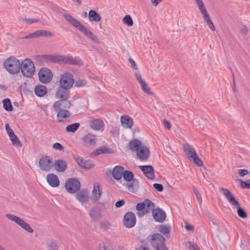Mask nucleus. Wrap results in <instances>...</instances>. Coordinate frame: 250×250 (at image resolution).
Listing matches in <instances>:
<instances>
[{
  "mask_svg": "<svg viewBox=\"0 0 250 250\" xmlns=\"http://www.w3.org/2000/svg\"><path fill=\"white\" fill-rule=\"evenodd\" d=\"M53 166L58 172H64L67 167V164L65 161L59 159L55 161Z\"/></svg>",
  "mask_w": 250,
  "mask_h": 250,
  "instance_id": "obj_26",
  "label": "nucleus"
},
{
  "mask_svg": "<svg viewBox=\"0 0 250 250\" xmlns=\"http://www.w3.org/2000/svg\"><path fill=\"white\" fill-rule=\"evenodd\" d=\"M110 133L112 137H116L119 134V129L117 126H112L110 129Z\"/></svg>",
  "mask_w": 250,
  "mask_h": 250,
  "instance_id": "obj_52",
  "label": "nucleus"
},
{
  "mask_svg": "<svg viewBox=\"0 0 250 250\" xmlns=\"http://www.w3.org/2000/svg\"><path fill=\"white\" fill-rule=\"evenodd\" d=\"M102 195V186L97 183L93 184L91 191V199L93 202H97L100 200Z\"/></svg>",
  "mask_w": 250,
  "mask_h": 250,
  "instance_id": "obj_12",
  "label": "nucleus"
},
{
  "mask_svg": "<svg viewBox=\"0 0 250 250\" xmlns=\"http://www.w3.org/2000/svg\"><path fill=\"white\" fill-rule=\"evenodd\" d=\"M19 21L21 22H25L27 24H30L35 22H37L40 21L38 19H24L22 18H19Z\"/></svg>",
  "mask_w": 250,
  "mask_h": 250,
  "instance_id": "obj_41",
  "label": "nucleus"
},
{
  "mask_svg": "<svg viewBox=\"0 0 250 250\" xmlns=\"http://www.w3.org/2000/svg\"><path fill=\"white\" fill-rule=\"evenodd\" d=\"M55 95L58 99H68L70 97V89L59 86Z\"/></svg>",
  "mask_w": 250,
  "mask_h": 250,
  "instance_id": "obj_17",
  "label": "nucleus"
},
{
  "mask_svg": "<svg viewBox=\"0 0 250 250\" xmlns=\"http://www.w3.org/2000/svg\"><path fill=\"white\" fill-rule=\"evenodd\" d=\"M125 203V202L124 200H121L119 201H118L115 203V206L117 208H120L122 206H123Z\"/></svg>",
  "mask_w": 250,
  "mask_h": 250,
  "instance_id": "obj_60",
  "label": "nucleus"
},
{
  "mask_svg": "<svg viewBox=\"0 0 250 250\" xmlns=\"http://www.w3.org/2000/svg\"><path fill=\"white\" fill-rule=\"evenodd\" d=\"M154 188L158 191H162L163 189V186L159 184H154L153 185Z\"/></svg>",
  "mask_w": 250,
  "mask_h": 250,
  "instance_id": "obj_58",
  "label": "nucleus"
},
{
  "mask_svg": "<svg viewBox=\"0 0 250 250\" xmlns=\"http://www.w3.org/2000/svg\"><path fill=\"white\" fill-rule=\"evenodd\" d=\"M185 227L187 230L192 231L194 229V227L187 222H185Z\"/></svg>",
  "mask_w": 250,
  "mask_h": 250,
  "instance_id": "obj_55",
  "label": "nucleus"
},
{
  "mask_svg": "<svg viewBox=\"0 0 250 250\" xmlns=\"http://www.w3.org/2000/svg\"><path fill=\"white\" fill-rule=\"evenodd\" d=\"M96 136L91 133L85 135L83 139L84 145L86 146H94L96 144Z\"/></svg>",
  "mask_w": 250,
  "mask_h": 250,
  "instance_id": "obj_23",
  "label": "nucleus"
},
{
  "mask_svg": "<svg viewBox=\"0 0 250 250\" xmlns=\"http://www.w3.org/2000/svg\"><path fill=\"white\" fill-rule=\"evenodd\" d=\"M238 216L243 218L246 219L248 217V214L242 208L241 206L237 208L235 210Z\"/></svg>",
  "mask_w": 250,
  "mask_h": 250,
  "instance_id": "obj_40",
  "label": "nucleus"
},
{
  "mask_svg": "<svg viewBox=\"0 0 250 250\" xmlns=\"http://www.w3.org/2000/svg\"><path fill=\"white\" fill-rule=\"evenodd\" d=\"M57 117L59 122L66 121L70 116V112L66 109H59L57 111Z\"/></svg>",
  "mask_w": 250,
  "mask_h": 250,
  "instance_id": "obj_25",
  "label": "nucleus"
},
{
  "mask_svg": "<svg viewBox=\"0 0 250 250\" xmlns=\"http://www.w3.org/2000/svg\"><path fill=\"white\" fill-rule=\"evenodd\" d=\"M60 101H56L53 104V109L57 111L59 109H69L71 106V102L68 99H59Z\"/></svg>",
  "mask_w": 250,
  "mask_h": 250,
  "instance_id": "obj_13",
  "label": "nucleus"
},
{
  "mask_svg": "<svg viewBox=\"0 0 250 250\" xmlns=\"http://www.w3.org/2000/svg\"><path fill=\"white\" fill-rule=\"evenodd\" d=\"M5 69L11 74H16L20 72L21 64L20 61L14 56H10L3 62Z\"/></svg>",
  "mask_w": 250,
  "mask_h": 250,
  "instance_id": "obj_2",
  "label": "nucleus"
},
{
  "mask_svg": "<svg viewBox=\"0 0 250 250\" xmlns=\"http://www.w3.org/2000/svg\"><path fill=\"white\" fill-rule=\"evenodd\" d=\"M199 10L203 16V18L208 25V27L212 31L215 30V26L211 21L208 13V12L204 3L202 0H195Z\"/></svg>",
  "mask_w": 250,
  "mask_h": 250,
  "instance_id": "obj_5",
  "label": "nucleus"
},
{
  "mask_svg": "<svg viewBox=\"0 0 250 250\" xmlns=\"http://www.w3.org/2000/svg\"><path fill=\"white\" fill-rule=\"evenodd\" d=\"M63 17L73 26L78 29L86 37L95 42H99L97 37L77 19L67 14H64Z\"/></svg>",
  "mask_w": 250,
  "mask_h": 250,
  "instance_id": "obj_1",
  "label": "nucleus"
},
{
  "mask_svg": "<svg viewBox=\"0 0 250 250\" xmlns=\"http://www.w3.org/2000/svg\"><path fill=\"white\" fill-rule=\"evenodd\" d=\"M111 151L110 148L105 146H100L96 149L92 153V156H97L102 153L109 154Z\"/></svg>",
  "mask_w": 250,
  "mask_h": 250,
  "instance_id": "obj_34",
  "label": "nucleus"
},
{
  "mask_svg": "<svg viewBox=\"0 0 250 250\" xmlns=\"http://www.w3.org/2000/svg\"><path fill=\"white\" fill-rule=\"evenodd\" d=\"M140 84L141 85L142 89L145 93L150 95H152L153 94V93L150 90V89L148 88L146 82L141 83Z\"/></svg>",
  "mask_w": 250,
  "mask_h": 250,
  "instance_id": "obj_44",
  "label": "nucleus"
},
{
  "mask_svg": "<svg viewBox=\"0 0 250 250\" xmlns=\"http://www.w3.org/2000/svg\"><path fill=\"white\" fill-rule=\"evenodd\" d=\"M186 247L190 250H200L198 246L193 242H188L186 244Z\"/></svg>",
  "mask_w": 250,
  "mask_h": 250,
  "instance_id": "obj_50",
  "label": "nucleus"
},
{
  "mask_svg": "<svg viewBox=\"0 0 250 250\" xmlns=\"http://www.w3.org/2000/svg\"><path fill=\"white\" fill-rule=\"evenodd\" d=\"M35 93L38 97H43L47 93V89L45 86L39 84L35 87Z\"/></svg>",
  "mask_w": 250,
  "mask_h": 250,
  "instance_id": "obj_33",
  "label": "nucleus"
},
{
  "mask_svg": "<svg viewBox=\"0 0 250 250\" xmlns=\"http://www.w3.org/2000/svg\"><path fill=\"white\" fill-rule=\"evenodd\" d=\"M81 186V183L77 179L69 178L65 182L64 188L68 193L73 194L80 190Z\"/></svg>",
  "mask_w": 250,
  "mask_h": 250,
  "instance_id": "obj_7",
  "label": "nucleus"
},
{
  "mask_svg": "<svg viewBox=\"0 0 250 250\" xmlns=\"http://www.w3.org/2000/svg\"><path fill=\"white\" fill-rule=\"evenodd\" d=\"M38 77L40 82L43 83H47L52 80L53 73L49 68L43 67L39 71Z\"/></svg>",
  "mask_w": 250,
  "mask_h": 250,
  "instance_id": "obj_10",
  "label": "nucleus"
},
{
  "mask_svg": "<svg viewBox=\"0 0 250 250\" xmlns=\"http://www.w3.org/2000/svg\"><path fill=\"white\" fill-rule=\"evenodd\" d=\"M5 216L7 219L15 223L27 232L31 233L33 232V229L21 218L15 214L10 213H6Z\"/></svg>",
  "mask_w": 250,
  "mask_h": 250,
  "instance_id": "obj_3",
  "label": "nucleus"
},
{
  "mask_svg": "<svg viewBox=\"0 0 250 250\" xmlns=\"http://www.w3.org/2000/svg\"><path fill=\"white\" fill-rule=\"evenodd\" d=\"M135 250H150L148 246L145 245H142L139 247L136 248Z\"/></svg>",
  "mask_w": 250,
  "mask_h": 250,
  "instance_id": "obj_57",
  "label": "nucleus"
},
{
  "mask_svg": "<svg viewBox=\"0 0 250 250\" xmlns=\"http://www.w3.org/2000/svg\"><path fill=\"white\" fill-rule=\"evenodd\" d=\"M59 247V243L55 240H51L47 242V249L48 250H58Z\"/></svg>",
  "mask_w": 250,
  "mask_h": 250,
  "instance_id": "obj_36",
  "label": "nucleus"
},
{
  "mask_svg": "<svg viewBox=\"0 0 250 250\" xmlns=\"http://www.w3.org/2000/svg\"><path fill=\"white\" fill-rule=\"evenodd\" d=\"M53 35H54V34L49 31L39 30L26 35L24 38L27 39L30 38H36L42 36L51 37Z\"/></svg>",
  "mask_w": 250,
  "mask_h": 250,
  "instance_id": "obj_18",
  "label": "nucleus"
},
{
  "mask_svg": "<svg viewBox=\"0 0 250 250\" xmlns=\"http://www.w3.org/2000/svg\"><path fill=\"white\" fill-rule=\"evenodd\" d=\"M104 125V122L100 119H95L89 122L90 127L95 130H103Z\"/></svg>",
  "mask_w": 250,
  "mask_h": 250,
  "instance_id": "obj_24",
  "label": "nucleus"
},
{
  "mask_svg": "<svg viewBox=\"0 0 250 250\" xmlns=\"http://www.w3.org/2000/svg\"><path fill=\"white\" fill-rule=\"evenodd\" d=\"M190 161L192 160L197 166L200 167L203 165V162L200 158L197 156V154L192 156L189 159Z\"/></svg>",
  "mask_w": 250,
  "mask_h": 250,
  "instance_id": "obj_45",
  "label": "nucleus"
},
{
  "mask_svg": "<svg viewBox=\"0 0 250 250\" xmlns=\"http://www.w3.org/2000/svg\"><path fill=\"white\" fill-rule=\"evenodd\" d=\"M151 244L154 248L164 244L165 239L162 235L160 234H154L151 236Z\"/></svg>",
  "mask_w": 250,
  "mask_h": 250,
  "instance_id": "obj_21",
  "label": "nucleus"
},
{
  "mask_svg": "<svg viewBox=\"0 0 250 250\" xmlns=\"http://www.w3.org/2000/svg\"><path fill=\"white\" fill-rule=\"evenodd\" d=\"M123 177L126 181H130L133 179V173H123Z\"/></svg>",
  "mask_w": 250,
  "mask_h": 250,
  "instance_id": "obj_51",
  "label": "nucleus"
},
{
  "mask_svg": "<svg viewBox=\"0 0 250 250\" xmlns=\"http://www.w3.org/2000/svg\"><path fill=\"white\" fill-rule=\"evenodd\" d=\"M80 125L78 123L72 124L67 125L66 130L68 132H74L79 128Z\"/></svg>",
  "mask_w": 250,
  "mask_h": 250,
  "instance_id": "obj_38",
  "label": "nucleus"
},
{
  "mask_svg": "<svg viewBox=\"0 0 250 250\" xmlns=\"http://www.w3.org/2000/svg\"><path fill=\"white\" fill-rule=\"evenodd\" d=\"M123 22L126 25L131 26L133 24V21L130 15H126L123 19Z\"/></svg>",
  "mask_w": 250,
  "mask_h": 250,
  "instance_id": "obj_43",
  "label": "nucleus"
},
{
  "mask_svg": "<svg viewBox=\"0 0 250 250\" xmlns=\"http://www.w3.org/2000/svg\"><path fill=\"white\" fill-rule=\"evenodd\" d=\"M9 136L10 137V139L14 145H21V142L19 139L14 133Z\"/></svg>",
  "mask_w": 250,
  "mask_h": 250,
  "instance_id": "obj_49",
  "label": "nucleus"
},
{
  "mask_svg": "<svg viewBox=\"0 0 250 250\" xmlns=\"http://www.w3.org/2000/svg\"><path fill=\"white\" fill-rule=\"evenodd\" d=\"M122 125L125 128H130L133 125L132 119L128 116H123L121 118Z\"/></svg>",
  "mask_w": 250,
  "mask_h": 250,
  "instance_id": "obj_30",
  "label": "nucleus"
},
{
  "mask_svg": "<svg viewBox=\"0 0 250 250\" xmlns=\"http://www.w3.org/2000/svg\"><path fill=\"white\" fill-rule=\"evenodd\" d=\"M5 129L9 136L14 133L13 130L10 128V125L8 124H6L5 125Z\"/></svg>",
  "mask_w": 250,
  "mask_h": 250,
  "instance_id": "obj_56",
  "label": "nucleus"
},
{
  "mask_svg": "<svg viewBox=\"0 0 250 250\" xmlns=\"http://www.w3.org/2000/svg\"><path fill=\"white\" fill-rule=\"evenodd\" d=\"M154 250H167V248L165 246L164 244L160 245L154 248Z\"/></svg>",
  "mask_w": 250,
  "mask_h": 250,
  "instance_id": "obj_63",
  "label": "nucleus"
},
{
  "mask_svg": "<svg viewBox=\"0 0 250 250\" xmlns=\"http://www.w3.org/2000/svg\"><path fill=\"white\" fill-rule=\"evenodd\" d=\"M142 143L137 139H134L129 143V147L132 151H137L141 146Z\"/></svg>",
  "mask_w": 250,
  "mask_h": 250,
  "instance_id": "obj_32",
  "label": "nucleus"
},
{
  "mask_svg": "<svg viewBox=\"0 0 250 250\" xmlns=\"http://www.w3.org/2000/svg\"><path fill=\"white\" fill-rule=\"evenodd\" d=\"M220 192L227 199L232 210L235 211L236 209L241 206L238 200L228 189L221 188Z\"/></svg>",
  "mask_w": 250,
  "mask_h": 250,
  "instance_id": "obj_4",
  "label": "nucleus"
},
{
  "mask_svg": "<svg viewBox=\"0 0 250 250\" xmlns=\"http://www.w3.org/2000/svg\"><path fill=\"white\" fill-rule=\"evenodd\" d=\"M53 148L55 150H58L60 151H62L63 149V146L59 143H56L53 144Z\"/></svg>",
  "mask_w": 250,
  "mask_h": 250,
  "instance_id": "obj_53",
  "label": "nucleus"
},
{
  "mask_svg": "<svg viewBox=\"0 0 250 250\" xmlns=\"http://www.w3.org/2000/svg\"><path fill=\"white\" fill-rule=\"evenodd\" d=\"M46 181L49 185L52 188H58L60 182L58 176L54 173L48 174L46 176Z\"/></svg>",
  "mask_w": 250,
  "mask_h": 250,
  "instance_id": "obj_20",
  "label": "nucleus"
},
{
  "mask_svg": "<svg viewBox=\"0 0 250 250\" xmlns=\"http://www.w3.org/2000/svg\"><path fill=\"white\" fill-rule=\"evenodd\" d=\"M21 72L26 77H30L35 73L34 64L29 59H25L21 63Z\"/></svg>",
  "mask_w": 250,
  "mask_h": 250,
  "instance_id": "obj_6",
  "label": "nucleus"
},
{
  "mask_svg": "<svg viewBox=\"0 0 250 250\" xmlns=\"http://www.w3.org/2000/svg\"><path fill=\"white\" fill-rule=\"evenodd\" d=\"M184 152L188 156V159L189 160L190 158L196 154L194 148L188 143L185 144L183 146Z\"/></svg>",
  "mask_w": 250,
  "mask_h": 250,
  "instance_id": "obj_29",
  "label": "nucleus"
},
{
  "mask_svg": "<svg viewBox=\"0 0 250 250\" xmlns=\"http://www.w3.org/2000/svg\"><path fill=\"white\" fill-rule=\"evenodd\" d=\"M2 103L3 108L5 110L7 111H11L13 110V108L10 99H4L2 101Z\"/></svg>",
  "mask_w": 250,
  "mask_h": 250,
  "instance_id": "obj_37",
  "label": "nucleus"
},
{
  "mask_svg": "<svg viewBox=\"0 0 250 250\" xmlns=\"http://www.w3.org/2000/svg\"><path fill=\"white\" fill-rule=\"evenodd\" d=\"M74 83L73 75L68 72H65L61 76L59 80V86L65 87L70 89Z\"/></svg>",
  "mask_w": 250,
  "mask_h": 250,
  "instance_id": "obj_8",
  "label": "nucleus"
},
{
  "mask_svg": "<svg viewBox=\"0 0 250 250\" xmlns=\"http://www.w3.org/2000/svg\"><path fill=\"white\" fill-rule=\"evenodd\" d=\"M61 64L74 65L77 64V60L72 57L62 55Z\"/></svg>",
  "mask_w": 250,
  "mask_h": 250,
  "instance_id": "obj_35",
  "label": "nucleus"
},
{
  "mask_svg": "<svg viewBox=\"0 0 250 250\" xmlns=\"http://www.w3.org/2000/svg\"><path fill=\"white\" fill-rule=\"evenodd\" d=\"M154 204L149 200H146L144 202L139 203L136 206V209L139 211L138 214L140 216L144 215L149 210H153Z\"/></svg>",
  "mask_w": 250,
  "mask_h": 250,
  "instance_id": "obj_9",
  "label": "nucleus"
},
{
  "mask_svg": "<svg viewBox=\"0 0 250 250\" xmlns=\"http://www.w3.org/2000/svg\"><path fill=\"white\" fill-rule=\"evenodd\" d=\"M142 172H154V169L152 166H140L139 167Z\"/></svg>",
  "mask_w": 250,
  "mask_h": 250,
  "instance_id": "obj_47",
  "label": "nucleus"
},
{
  "mask_svg": "<svg viewBox=\"0 0 250 250\" xmlns=\"http://www.w3.org/2000/svg\"><path fill=\"white\" fill-rule=\"evenodd\" d=\"M136 154L141 160L146 161L149 158L150 151L147 147L143 146L136 151Z\"/></svg>",
  "mask_w": 250,
  "mask_h": 250,
  "instance_id": "obj_19",
  "label": "nucleus"
},
{
  "mask_svg": "<svg viewBox=\"0 0 250 250\" xmlns=\"http://www.w3.org/2000/svg\"><path fill=\"white\" fill-rule=\"evenodd\" d=\"M128 62L131 64V66L134 69H137V65L135 62V61L132 59V58H129L128 59Z\"/></svg>",
  "mask_w": 250,
  "mask_h": 250,
  "instance_id": "obj_59",
  "label": "nucleus"
},
{
  "mask_svg": "<svg viewBox=\"0 0 250 250\" xmlns=\"http://www.w3.org/2000/svg\"><path fill=\"white\" fill-rule=\"evenodd\" d=\"M106 172H131L128 170H125L124 167L120 165L115 166L112 170L108 169Z\"/></svg>",
  "mask_w": 250,
  "mask_h": 250,
  "instance_id": "obj_42",
  "label": "nucleus"
},
{
  "mask_svg": "<svg viewBox=\"0 0 250 250\" xmlns=\"http://www.w3.org/2000/svg\"><path fill=\"white\" fill-rule=\"evenodd\" d=\"M42 59L51 62L61 64L62 55H45L42 57Z\"/></svg>",
  "mask_w": 250,
  "mask_h": 250,
  "instance_id": "obj_27",
  "label": "nucleus"
},
{
  "mask_svg": "<svg viewBox=\"0 0 250 250\" xmlns=\"http://www.w3.org/2000/svg\"><path fill=\"white\" fill-rule=\"evenodd\" d=\"M159 231L164 234H166L169 233V228L168 226L166 225H160L159 227Z\"/></svg>",
  "mask_w": 250,
  "mask_h": 250,
  "instance_id": "obj_48",
  "label": "nucleus"
},
{
  "mask_svg": "<svg viewBox=\"0 0 250 250\" xmlns=\"http://www.w3.org/2000/svg\"><path fill=\"white\" fill-rule=\"evenodd\" d=\"M135 77L137 81H138L139 83L140 84L141 83H144L145 82L142 78L140 75L138 74L137 73H135Z\"/></svg>",
  "mask_w": 250,
  "mask_h": 250,
  "instance_id": "obj_61",
  "label": "nucleus"
},
{
  "mask_svg": "<svg viewBox=\"0 0 250 250\" xmlns=\"http://www.w3.org/2000/svg\"><path fill=\"white\" fill-rule=\"evenodd\" d=\"M74 158L80 166L86 169H91L95 166L94 163L89 160H84L83 158L77 156H74Z\"/></svg>",
  "mask_w": 250,
  "mask_h": 250,
  "instance_id": "obj_14",
  "label": "nucleus"
},
{
  "mask_svg": "<svg viewBox=\"0 0 250 250\" xmlns=\"http://www.w3.org/2000/svg\"><path fill=\"white\" fill-rule=\"evenodd\" d=\"M89 215L93 220H99L102 217L101 209L98 207L93 208L90 211Z\"/></svg>",
  "mask_w": 250,
  "mask_h": 250,
  "instance_id": "obj_28",
  "label": "nucleus"
},
{
  "mask_svg": "<svg viewBox=\"0 0 250 250\" xmlns=\"http://www.w3.org/2000/svg\"><path fill=\"white\" fill-rule=\"evenodd\" d=\"M152 215L154 220L159 222H162L166 219V216L165 212L160 208L153 209Z\"/></svg>",
  "mask_w": 250,
  "mask_h": 250,
  "instance_id": "obj_22",
  "label": "nucleus"
},
{
  "mask_svg": "<svg viewBox=\"0 0 250 250\" xmlns=\"http://www.w3.org/2000/svg\"><path fill=\"white\" fill-rule=\"evenodd\" d=\"M76 199L81 203L88 202L90 199V195L87 189L83 188L79 190L76 195Z\"/></svg>",
  "mask_w": 250,
  "mask_h": 250,
  "instance_id": "obj_16",
  "label": "nucleus"
},
{
  "mask_svg": "<svg viewBox=\"0 0 250 250\" xmlns=\"http://www.w3.org/2000/svg\"><path fill=\"white\" fill-rule=\"evenodd\" d=\"M107 177L110 180H112V178L119 180L123 177V173H107Z\"/></svg>",
  "mask_w": 250,
  "mask_h": 250,
  "instance_id": "obj_39",
  "label": "nucleus"
},
{
  "mask_svg": "<svg viewBox=\"0 0 250 250\" xmlns=\"http://www.w3.org/2000/svg\"><path fill=\"white\" fill-rule=\"evenodd\" d=\"M136 223V216L132 212H127L124 216V224L126 228L133 227Z\"/></svg>",
  "mask_w": 250,
  "mask_h": 250,
  "instance_id": "obj_15",
  "label": "nucleus"
},
{
  "mask_svg": "<svg viewBox=\"0 0 250 250\" xmlns=\"http://www.w3.org/2000/svg\"><path fill=\"white\" fill-rule=\"evenodd\" d=\"M231 73H232V78H233V91L234 92H236V83H235V76H234V74L232 70H231Z\"/></svg>",
  "mask_w": 250,
  "mask_h": 250,
  "instance_id": "obj_62",
  "label": "nucleus"
},
{
  "mask_svg": "<svg viewBox=\"0 0 250 250\" xmlns=\"http://www.w3.org/2000/svg\"><path fill=\"white\" fill-rule=\"evenodd\" d=\"M39 165L42 170L49 171L54 165L53 159L49 156L42 157L39 160Z\"/></svg>",
  "mask_w": 250,
  "mask_h": 250,
  "instance_id": "obj_11",
  "label": "nucleus"
},
{
  "mask_svg": "<svg viewBox=\"0 0 250 250\" xmlns=\"http://www.w3.org/2000/svg\"><path fill=\"white\" fill-rule=\"evenodd\" d=\"M146 175V176L149 179H153L154 177V173H144Z\"/></svg>",
  "mask_w": 250,
  "mask_h": 250,
  "instance_id": "obj_64",
  "label": "nucleus"
},
{
  "mask_svg": "<svg viewBox=\"0 0 250 250\" xmlns=\"http://www.w3.org/2000/svg\"><path fill=\"white\" fill-rule=\"evenodd\" d=\"M100 248L103 250H115V247L109 243H102L100 245Z\"/></svg>",
  "mask_w": 250,
  "mask_h": 250,
  "instance_id": "obj_46",
  "label": "nucleus"
},
{
  "mask_svg": "<svg viewBox=\"0 0 250 250\" xmlns=\"http://www.w3.org/2000/svg\"><path fill=\"white\" fill-rule=\"evenodd\" d=\"M89 20L91 22H98L101 20L100 15L94 10H90L88 13Z\"/></svg>",
  "mask_w": 250,
  "mask_h": 250,
  "instance_id": "obj_31",
  "label": "nucleus"
},
{
  "mask_svg": "<svg viewBox=\"0 0 250 250\" xmlns=\"http://www.w3.org/2000/svg\"><path fill=\"white\" fill-rule=\"evenodd\" d=\"M241 183L243 188H250V179L247 180L246 181H241Z\"/></svg>",
  "mask_w": 250,
  "mask_h": 250,
  "instance_id": "obj_54",
  "label": "nucleus"
}]
</instances>
